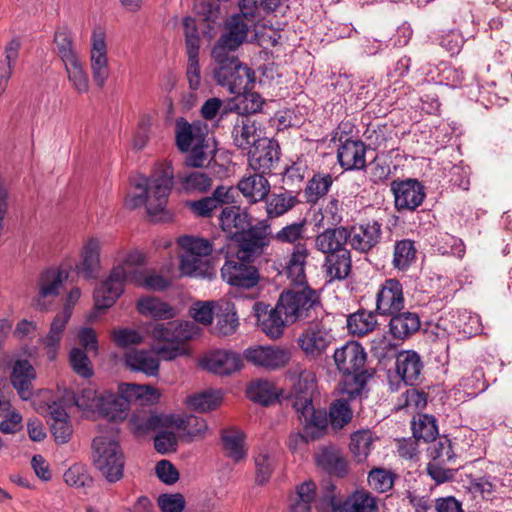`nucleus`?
I'll return each mask as SVG.
<instances>
[{"label":"nucleus","mask_w":512,"mask_h":512,"mask_svg":"<svg viewBox=\"0 0 512 512\" xmlns=\"http://www.w3.org/2000/svg\"><path fill=\"white\" fill-rule=\"evenodd\" d=\"M375 312L381 316H389L403 310L405 298L403 286L395 278L386 279L376 293Z\"/></svg>","instance_id":"dca6fc26"},{"label":"nucleus","mask_w":512,"mask_h":512,"mask_svg":"<svg viewBox=\"0 0 512 512\" xmlns=\"http://www.w3.org/2000/svg\"><path fill=\"white\" fill-rule=\"evenodd\" d=\"M227 30L212 48L211 56L215 62L213 75L217 84L227 88L231 94H241L250 90L255 81L254 71L235 55L247 38L249 25L241 17L232 16L227 22Z\"/></svg>","instance_id":"f257e3e1"},{"label":"nucleus","mask_w":512,"mask_h":512,"mask_svg":"<svg viewBox=\"0 0 512 512\" xmlns=\"http://www.w3.org/2000/svg\"><path fill=\"white\" fill-rule=\"evenodd\" d=\"M20 42L12 39L4 50V59L0 61V95L5 92L12 76L13 67L19 56Z\"/></svg>","instance_id":"603ef678"},{"label":"nucleus","mask_w":512,"mask_h":512,"mask_svg":"<svg viewBox=\"0 0 512 512\" xmlns=\"http://www.w3.org/2000/svg\"><path fill=\"white\" fill-rule=\"evenodd\" d=\"M459 385L463 389L464 393L470 398L478 396L488 387L482 368H476L470 375L463 377L460 380Z\"/></svg>","instance_id":"338daca9"},{"label":"nucleus","mask_w":512,"mask_h":512,"mask_svg":"<svg viewBox=\"0 0 512 512\" xmlns=\"http://www.w3.org/2000/svg\"><path fill=\"white\" fill-rule=\"evenodd\" d=\"M333 181V177L329 173H315L312 178L308 180L304 189L306 202L312 205L317 204L321 198L328 194Z\"/></svg>","instance_id":"09e8293b"},{"label":"nucleus","mask_w":512,"mask_h":512,"mask_svg":"<svg viewBox=\"0 0 512 512\" xmlns=\"http://www.w3.org/2000/svg\"><path fill=\"white\" fill-rule=\"evenodd\" d=\"M126 365L133 371H139L147 376H155L159 371V360L152 353L135 350L125 356Z\"/></svg>","instance_id":"a18cd8bd"},{"label":"nucleus","mask_w":512,"mask_h":512,"mask_svg":"<svg viewBox=\"0 0 512 512\" xmlns=\"http://www.w3.org/2000/svg\"><path fill=\"white\" fill-rule=\"evenodd\" d=\"M179 269L184 276L211 279L215 275L214 267L204 257L191 253H183L180 257Z\"/></svg>","instance_id":"ea45409f"},{"label":"nucleus","mask_w":512,"mask_h":512,"mask_svg":"<svg viewBox=\"0 0 512 512\" xmlns=\"http://www.w3.org/2000/svg\"><path fill=\"white\" fill-rule=\"evenodd\" d=\"M253 311L258 327L271 339L280 338L286 325L290 324L283 315V309L278 308V302L274 307L264 302H255Z\"/></svg>","instance_id":"f3484780"},{"label":"nucleus","mask_w":512,"mask_h":512,"mask_svg":"<svg viewBox=\"0 0 512 512\" xmlns=\"http://www.w3.org/2000/svg\"><path fill=\"white\" fill-rule=\"evenodd\" d=\"M100 241L96 238L89 239L83 246L81 263L77 266L78 273L86 279L96 278L100 268Z\"/></svg>","instance_id":"a19ab883"},{"label":"nucleus","mask_w":512,"mask_h":512,"mask_svg":"<svg viewBox=\"0 0 512 512\" xmlns=\"http://www.w3.org/2000/svg\"><path fill=\"white\" fill-rule=\"evenodd\" d=\"M338 140L337 160L341 168L345 171L365 170L367 168L366 144L359 139H353L351 137L343 139L342 134Z\"/></svg>","instance_id":"a211bd4d"},{"label":"nucleus","mask_w":512,"mask_h":512,"mask_svg":"<svg viewBox=\"0 0 512 512\" xmlns=\"http://www.w3.org/2000/svg\"><path fill=\"white\" fill-rule=\"evenodd\" d=\"M68 80L78 93L89 90V77L79 57L64 63Z\"/></svg>","instance_id":"bf43d9fd"},{"label":"nucleus","mask_w":512,"mask_h":512,"mask_svg":"<svg viewBox=\"0 0 512 512\" xmlns=\"http://www.w3.org/2000/svg\"><path fill=\"white\" fill-rule=\"evenodd\" d=\"M424 370L422 357L415 350H402L397 352L395 358V372L397 382L389 380V389L397 392L401 385L414 386L421 382Z\"/></svg>","instance_id":"9d476101"},{"label":"nucleus","mask_w":512,"mask_h":512,"mask_svg":"<svg viewBox=\"0 0 512 512\" xmlns=\"http://www.w3.org/2000/svg\"><path fill=\"white\" fill-rule=\"evenodd\" d=\"M127 273L128 283L146 290L164 291L171 285L168 278L157 273L140 269L127 270Z\"/></svg>","instance_id":"c03bdc74"},{"label":"nucleus","mask_w":512,"mask_h":512,"mask_svg":"<svg viewBox=\"0 0 512 512\" xmlns=\"http://www.w3.org/2000/svg\"><path fill=\"white\" fill-rule=\"evenodd\" d=\"M11 383L22 400L33 397L32 381L36 378V371L26 359L17 360L12 368Z\"/></svg>","instance_id":"7c9ffc66"},{"label":"nucleus","mask_w":512,"mask_h":512,"mask_svg":"<svg viewBox=\"0 0 512 512\" xmlns=\"http://www.w3.org/2000/svg\"><path fill=\"white\" fill-rule=\"evenodd\" d=\"M199 334V327L190 321L156 323L151 327L150 335L156 342H163L156 352L165 360H173L182 353L180 344Z\"/></svg>","instance_id":"20e7f679"},{"label":"nucleus","mask_w":512,"mask_h":512,"mask_svg":"<svg viewBox=\"0 0 512 512\" xmlns=\"http://www.w3.org/2000/svg\"><path fill=\"white\" fill-rule=\"evenodd\" d=\"M432 442L427 449L430 462L451 463L455 460L456 455L450 439L442 436Z\"/></svg>","instance_id":"680f3d73"},{"label":"nucleus","mask_w":512,"mask_h":512,"mask_svg":"<svg viewBox=\"0 0 512 512\" xmlns=\"http://www.w3.org/2000/svg\"><path fill=\"white\" fill-rule=\"evenodd\" d=\"M266 174L255 172L253 175L244 177L239 181L237 187L249 202L255 203L268 196L270 184L265 177Z\"/></svg>","instance_id":"e433bc0d"},{"label":"nucleus","mask_w":512,"mask_h":512,"mask_svg":"<svg viewBox=\"0 0 512 512\" xmlns=\"http://www.w3.org/2000/svg\"><path fill=\"white\" fill-rule=\"evenodd\" d=\"M90 60L93 80L98 87L102 88L109 77V67L105 32L100 27L92 32Z\"/></svg>","instance_id":"6ab92c4d"},{"label":"nucleus","mask_w":512,"mask_h":512,"mask_svg":"<svg viewBox=\"0 0 512 512\" xmlns=\"http://www.w3.org/2000/svg\"><path fill=\"white\" fill-rule=\"evenodd\" d=\"M333 358L341 374L368 369L365 366L367 361L365 349L356 341H348L337 348L334 351Z\"/></svg>","instance_id":"aec40b11"},{"label":"nucleus","mask_w":512,"mask_h":512,"mask_svg":"<svg viewBox=\"0 0 512 512\" xmlns=\"http://www.w3.org/2000/svg\"><path fill=\"white\" fill-rule=\"evenodd\" d=\"M202 366L211 373L225 376L241 369L242 357L231 350H216L206 355L202 360Z\"/></svg>","instance_id":"b1692460"},{"label":"nucleus","mask_w":512,"mask_h":512,"mask_svg":"<svg viewBox=\"0 0 512 512\" xmlns=\"http://www.w3.org/2000/svg\"><path fill=\"white\" fill-rule=\"evenodd\" d=\"M138 312L156 320H169L175 317L176 310L157 297L147 296L137 301Z\"/></svg>","instance_id":"37998d69"},{"label":"nucleus","mask_w":512,"mask_h":512,"mask_svg":"<svg viewBox=\"0 0 512 512\" xmlns=\"http://www.w3.org/2000/svg\"><path fill=\"white\" fill-rule=\"evenodd\" d=\"M127 397L112 393H100L96 414L108 421L123 420L129 409V399L135 397L141 404H154L160 398L158 389L148 385L126 384Z\"/></svg>","instance_id":"7ed1b4c3"},{"label":"nucleus","mask_w":512,"mask_h":512,"mask_svg":"<svg viewBox=\"0 0 512 512\" xmlns=\"http://www.w3.org/2000/svg\"><path fill=\"white\" fill-rule=\"evenodd\" d=\"M278 308L283 309V315L290 324L317 317L322 310L319 294L309 285L284 290L278 299Z\"/></svg>","instance_id":"39448f33"},{"label":"nucleus","mask_w":512,"mask_h":512,"mask_svg":"<svg viewBox=\"0 0 512 512\" xmlns=\"http://www.w3.org/2000/svg\"><path fill=\"white\" fill-rule=\"evenodd\" d=\"M353 413L348 399H337L329 407V419L333 429H341L352 419Z\"/></svg>","instance_id":"e2e57ef3"},{"label":"nucleus","mask_w":512,"mask_h":512,"mask_svg":"<svg viewBox=\"0 0 512 512\" xmlns=\"http://www.w3.org/2000/svg\"><path fill=\"white\" fill-rule=\"evenodd\" d=\"M271 223L268 219L258 221L250 225L233 239L235 245V257L240 260L255 261L271 243Z\"/></svg>","instance_id":"0eeeda50"},{"label":"nucleus","mask_w":512,"mask_h":512,"mask_svg":"<svg viewBox=\"0 0 512 512\" xmlns=\"http://www.w3.org/2000/svg\"><path fill=\"white\" fill-rule=\"evenodd\" d=\"M296 412L304 432L310 439L317 440L326 433L329 421L325 409H316L312 404Z\"/></svg>","instance_id":"c756f323"},{"label":"nucleus","mask_w":512,"mask_h":512,"mask_svg":"<svg viewBox=\"0 0 512 512\" xmlns=\"http://www.w3.org/2000/svg\"><path fill=\"white\" fill-rule=\"evenodd\" d=\"M307 231V220L304 218L297 222H292L285 225L271 238L282 244H291L293 247L296 245H306L302 241L305 239Z\"/></svg>","instance_id":"864d4df0"},{"label":"nucleus","mask_w":512,"mask_h":512,"mask_svg":"<svg viewBox=\"0 0 512 512\" xmlns=\"http://www.w3.org/2000/svg\"><path fill=\"white\" fill-rule=\"evenodd\" d=\"M346 227V241L351 249L367 254L382 239V224L377 220H367Z\"/></svg>","instance_id":"f8f14e48"},{"label":"nucleus","mask_w":512,"mask_h":512,"mask_svg":"<svg viewBox=\"0 0 512 512\" xmlns=\"http://www.w3.org/2000/svg\"><path fill=\"white\" fill-rule=\"evenodd\" d=\"M128 283V273L123 265L115 266L108 278L94 291V306L96 310H105L115 304L124 292V284Z\"/></svg>","instance_id":"4468645a"},{"label":"nucleus","mask_w":512,"mask_h":512,"mask_svg":"<svg viewBox=\"0 0 512 512\" xmlns=\"http://www.w3.org/2000/svg\"><path fill=\"white\" fill-rule=\"evenodd\" d=\"M316 499V484L309 480L296 486L295 492L288 497L286 512H312Z\"/></svg>","instance_id":"58836bf2"},{"label":"nucleus","mask_w":512,"mask_h":512,"mask_svg":"<svg viewBox=\"0 0 512 512\" xmlns=\"http://www.w3.org/2000/svg\"><path fill=\"white\" fill-rule=\"evenodd\" d=\"M390 190L398 212H414L426 197L424 185L416 178L394 179L390 183Z\"/></svg>","instance_id":"ddd939ff"},{"label":"nucleus","mask_w":512,"mask_h":512,"mask_svg":"<svg viewBox=\"0 0 512 512\" xmlns=\"http://www.w3.org/2000/svg\"><path fill=\"white\" fill-rule=\"evenodd\" d=\"M372 446L373 439L369 431H356L351 435L349 448L357 462H362L368 457Z\"/></svg>","instance_id":"0e129e2a"},{"label":"nucleus","mask_w":512,"mask_h":512,"mask_svg":"<svg viewBox=\"0 0 512 512\" xmlns=\"http://www.w3.org/2000/svg\"><path fill=\"white\" fill-rule=\"evenodd\" d=\"M231 134L234 145L247 152L262 138L258 133L255 121L247 115H235Z\"/></svg>","instance_id":"cd10ccee"},{"label":"nucleus","mask_w":512,"mask_h":512,"mask_svg":"<svg viewBox=\"0 0 512 512\" xmlns=\"http://www.w3.org/2000/svg\"><path fill=\"white\" fill-rule=\"evenodd\" d=\"M134 186L141 192L128 198L125 205L130 209L145 205L148 214L157 215L164 211L167 205L173 186V172L166 168L150 177H140Z\"/></svg>","instance_id":"f03ea898"},{"label":"nucleus","mask_w":512,"mask_h":512,"mask_svg":"<svg viewBox=\"0 0 512 512\" xmlns=\"http://www.w3.org/2000/svg\"><path fill=\"white\" fill-rule=\"evenodd\" d=\"M413 437L425 443L436 440L439 432L437 419L433 415L419 413L411 421Z\"/></svg>","instance_id":"de8ad7c7"},{"label":"nucleus","mask_w":512,"mask_h":512,"mask_svg":"<svg viewBox=\"0 0 512 512\" xmlns=\"http://www.w3.org/2000/svg\"><path fill=\"white\" fill-rule=\"evenodd\" d=\"M323 269L330 281L345 280L352 269L351 251L348 248L340 249L325 255Z\"/></svg>","instance_id":"2f4dec72"},{"label":"nucleus","mask_w":512,"mask_h":512,"mask_svg":"<svg viewBox=\"0 0 512 512\" xmlns=\"http://www.w3.org/2000/svg\"><path fill=\"white\" fill-rule=\"evenodd\" d=\"M194 10L205 23L203 34L209 39L216 34V27L220 26L221 9L219 0H195Z\"/></svg>","instance_id":"4c0bfd02"},{"label":"nucleus","mask_w":512,"mask_h":512,"mask_svg":"<svg viewBox=\"0 0 512 512\" xmlns=\"http://www.w3.org/2000/svg\"><path fill=\"white\" fill-rule=\"evenodd\" d=\"M389 332L393 338L405 340L416 333L421 326L419 315L415 312L400 311L389 315Z\"/></svg>","instance_id":"72a5a7b5"},{"label":"nucleus","mask_w":512,"mask_h":512,"mask_svg":"<svg viewBox=\"0 0 512 512\" xmlns=\"http://www.w3.org/2000/svg\"><path fill=\"white\" fill-rule=\"evenodd\" d=\"M247 397L263 406H269L278 400L279 394L273 383L267 380H258L247 388Z\"/></svg>","instance_id":"6e6d98bb"},{"label":"nucleus","mask_w":512,"mask_h":512,"mask_svg":"<svg viewBox=\"0 0 512 512\" xmlns=\"http://www.w3.org/2000/svg\"><path fill=\"white\" fill-rule=\"evenodd\" d=\"M335 486L329 485L323 496L333 512H380L378 499L367 490H355L344 500L334 494Z\"/></svg>","instance_id":"1a4fd4ad"},{"label":"nucleus","mask_w":512,"mask_h":512,"mask_svg":"<svg viewBox=\"0 0 512 512\" xmlns=\"http://www.w3.org/2000/svg\"><path fill=\"white\" fill-rule=\"evenodd\" d=\"M220 400L218 392L206 391L188 396L186 404L191 410L204 413L215 410L219 406Z\"/></svg>","instance_id":"052dcab7"},{"label":"nucleus","mask_w":512,"mask_h":512,"mask_svg":"<svg viewBox=\"0 0 512 512\" xmlns=\"http://www.w3.org/2000/svg\"><path fill=\"white\" fill-rule=\"evenodd\" d=\"M364 137L367 148L377 151V155L390 154L399 148L397 132L387 124L369 126L364 132Z\"/></svg>","instance_id":"5701e85b"},{"label":"nucleus","mask_w":512,"mask_h":512,"mask_svg":"<svg viewBox=\"0 0 512 512\" xmlns=\"http://www.w3.org/2000/svg\"><path fill=\"white\" fill-rule=\"evenodd\" d=\"M219 224L226 237L233 241L238 233L243 232L252 223L249 214L239 206L230 205L222 208Z\"/></svg>","instance_id":"bb28decb"},{"label":"nucleus","mask_w":512,"mask_h":512,"mask_svg":"<svg viewBox=\"0 0 512 512\" xmlns=\"http://www.w3.org/2000/svg\"><path fill=\"white\" fill-rule=\"evenodd\" d=\"M175 141L181 152H188L192 146L206 142V126L200 121L189 123L179 117L175 121Z\"/></svg>","instance_id":"393cba45"},{"label":"nucleus","mask_w":512,"mask_h":512,"mask_svg":"<svg viewBox=\"0 0 512 512\" xmlns=\"http://www.w3.org/2000/svg\"><path fill=\"white\" fill-rule=\"evenodd\" d=\"M417 249L415 242L410 239H402L394 244L392 264L399 271H406L416 260Z\"/></svg>","instance_id":"4d7b16f0"},{"label":"nucleus","mask_w":512,"mask_h":512,"mask_svg":"<svg viewBox=\"0 0 512 512\" xmlns=\"http://www.w3.org/2000/svg\"><path fill=\"white\" fill-rule=\"evenodd\" d=\"M315 462L331 476L343 478L348 473V462L340 449L334 445L321 447L315 454Z\"/></svg>","instance_id":"a878e982"},{"label":"nucleus","mask_w":512,"mask_h":512,"mask_svg":"<svg viewBox=\"0 0 512 512\" xmlns=\"http://www.w3.org/2000/svg\"><path fill=\"white\" fill-rule=\"evenodd\" d=\"M253 260L226 259L221 268L222 279L232 287L250 290L260 282L259 269L253 265Z\"/></svg>","instance_id":"9b49d317"},{"label":"nucleus","mask_w":512,"mask_h":512,"mask_svg":"<svg viewBox=\"0 0 512 512\" xmlns=\"http://www.w3.org/2000/svg\"><path fill=\"white\" fill-rule=\"evenodd\" d=\"M244 357L255 366L275 371L289 363L291 352L279 346H255L247 348L244 351Z\"/></svg>","instance_id":"2eb2a0df"},{"label":"nucleus","mask_w":512,"mask_h":512,"mask_svg":"<svg viewBox=\"0 0 512 512\" xmlns=\"http://www.w3.org/2000/svg\"><path fill=\"white\" fill-rule=\"evenodd\" d=\"M63 479L67 485L75 488L91 487L93 483L87 466L82 463H75L69 467L65 471Z\"/></svg>","instance_id":"69168bd1"},{"label":"nucleus","mask_w":512,"mask_h":512,"mask_svg":"<svg viewBox=\"0 0 512 512\" xmlns=\"http://www.w3.org/2000/svg\"><path fill=\"white\" fill-rule=\"evenodd\" d=\"M332 329L322 320L310 321L299 334L296 342L309 360L320 359L335 342Z\"/></svg>","instance_id":"6e6552de"},{"label":"nucleus","mask_w":512,"mask_h":512,"mask_svg":"<svg viewBox=\"0 0 512 512\" xmlns=\"http://www.w3.org/2000/svg\"><path fill=\"white\" fill-rule=\"evenodd\" d=\"M216 318V329L219 334L224 336L233 334L239 325L234 306L229 303H226L224 308H219V312L216 313Z\"/></svg>","instance_id":"774afa93"},{"label":"nucleus","mask_w":512,"mask_h":512,"mask_svg":"<svg viewBox=\"0 0 512 512\" xmlns=\"http://www.w3.org/2000/svg\"><path fill=\"white\" fill-rule=\"evenodd\" d=\"M177 183L182 191L187 194H204L212 187V178L202 171L178 173Z\"/></svg>","instance_id":"79ce46f5"},{"label":"nucleus","mask_w":512,"mask_h":512,"mask_svg":"<svg viewBox=\"0 0 512 512\" xmlns=\"http://www.w3.org/2000/svg\"><path fill=\"white\" fill-rule=\"evenodd\" d=\"M278 143L262 137L248 152L249 166L255 172L269 173L275 161L279 160Z\"/></svg>","instance_id":"4be33fe9"},{"label":"nucleus","mask_w":512,"mask_h":512,"mask_svg":"<svg viewBox=\"0 0 512 512\" xmlns=\"http://www.w3.org/2000/svg\"><path fill=\"white\" fill-rule=\"evenodd\" d=\"M67 278V271L56 267L45 269L40 273L37 281L39 292L35 299V306L37 309L41 311L48 310L45 299L58 296L60 289Z\"/></svg>","instance_id":"412c9836"},{"label":"nucleus","mask_w":512,"mask_h":512,"mask_svg":"<svg viewBox=\"0 0 512 512\" xmlns=\"http://www.w3.org/2000/svg\"><path fill=\"white\" fill-rule=\"evenodd\" d=\"M131 430L136 436H144L163 426V419L155 413H133L129 420Z\"/></svg>","instance_id":"13d9d810"},{"label":"nucleus","mask_w":512,"mask_h":512,"mask_svg":"<svg viewBox=\"0 0 512 512\" xmlns=\"http://www.w3.org/2000/svg\"><path fill=\"white\" fill-rule=\"evenodd\" d=\"M310 255L307 245H296L285 266V272L291 283L297 287L308 285L305 268Z\"/></svg>","instance_id":"473e14b6"},{"label":"nucleus","mask_w":512,"mask_h":512,"mask_svg":"<svg viewBox=\"0 0 512 512\" xmlns=\"http://www.w3.org/2000/svg\"><path fill=\"white\" fill-rule=\"evenodd\" d=\"M377 315L378 314L375 311H366L364 309H360L357 312L350 314L347 317L348 331L357 336H364L368 334L373 331L377 325Z\"/></svg>","instance_id":"3c124183"},{"label":"nucleus","mask_w":512,"mask_h":512,"mask_svg":"<svg viewBox=\"0 0 512 512\" xmlns=\"http://www.w3.org/2000/svg\"><path fill=\"white\" fill-rule=\"evenodd\" d=\"M298 200L291 192L280 194H271L266 197V213L267 219L270 221L272 218L280 217L290 211Z\"/></svg>","instance_id":"5fc2aeb1"},{"label":"nucleus","mask_w":512,"mask_h":512,"mask_svg":"<svg viewBox=\"0 0 512 512\" xmlns=\"http://www.w3.org/2000/svg\"><path fill=\"white\" fill-rule=\"evenodd\" d=\"M374 375L373 369L361 370L357 372L342 373L341 391L348 396V400L360 396L368 380Z\"/></svg>","instance_id":"8fccbe9b"},{"label":"nucleus","mask_w":512,"mask_h":512,"mask_svg":"<svg viewBox=\"0 0 512 512\" xmlns=\"http://www.w3.org/2000/svg\"><path fill=\"white\" fill-rule=\"evenodd\" d=\"M235 95L232 103H230V111H235L236 115H247V117H250L252 114L262 111L265 100L259 93L246 90L241 94Z\"/></svg>","instance_id":"49530a36"},{"label":"nucleus","mask_w":512,"mask_h":512,"mask_svg":"<svg viewBox=\"0 0 512 512\" xmlns=\"http://www.w3.org/2000/svg\"><path fill=\"white\" fill-rule=\"evenodd\" d=\"M346 227L334 226L317 234L314 240L315 249L325 255L347 248Z\"/></svg>","instance_id":"f704fd0d"},{"label":"nucleus","mask_w":512,"mask_h":512,"mask_svg":"<svg viewBox=\"0 0 512 512\" xmlns=\"http://www.w3.org/2000/svg\"><path fill=\"white\" fill-rule=\"evenodd\" d=\"M92 449L93 463L102 477L110 484L119 482L125 467V456L119 443L107 436H98L92 441Z\"/></svg>","instance_id":"423d86ee"},{"label":"nucleus","mask_w":512,"mask_h":512,"mask_svg":"<svg viewBox=\"0 0 512 512\" xmlns=\"http://www.w3.org/2000/svg\"><path fill=\"white\" fill-rule=\"evenodd\" d=\"M221 443L225 456L234 463H239L247 458L245 448V434L236 428H227L221 431Z\"/></svg>","instance_id":"c9c22d12"},{"label":"nucleus","mask_w":512,"mask_h":512,"mask_svg":"<svg viewBox=\"0 0 512 512\" xmlns=\"http://www.w3.org/2000/svg\"><path fill=\"white\" fill-rule=\"evenodd\" d=\"M316 389L315 376L312 372L303 370L290 391V400L295 411L305 409L313 404Z\"/></svg>","instance_id":"c85d7f7f"}]
</instances>
